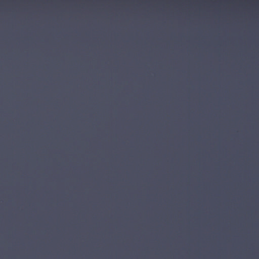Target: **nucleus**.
I'll return each mask as SVG.
<instances>
[{
  "label": "nucleus",
  "instance_id": "f257e3e1",
  "mask_svg": "<svg viewBox=\"0 0 259 259\" xmlns=\"http://www.w3.org/2000/svg\"><path fill=\"white\" fill-rule=\"evenodd\" d=\"M198 212H200V211H198Z\"/></svg>",
  "mask_w": 259,
  "mask_h": 259
},
{
  "label": "nucleus",
  "instance_id": "f03ea898",
  "mask_svg": "<svg viewBox=\"0 0 259 259\" xmlns=\"http://www.w3.org/2000/svg\"><path fill=\"white\" fill-rule=\"evenodd\" d=\"M218 212H220V211H218Z\"/></svg>",
  "mask_w": 259,
  "mask_h": 259
},
{
  "label": "nucleus",
  "instance_id": "7ed1b4c3",
  "mask_svg": "<svg viewBox=\"0 0 259 259\" xmlns=\"http://www.w3.org/2000/svg\"><path fill=\"white\" fill-rule=\"evenodd\" d=\"M251 212H253V211H251Z\"/></svg>",
  "mask_w": 259,
  "mask_h": 259
}]
</instances>
